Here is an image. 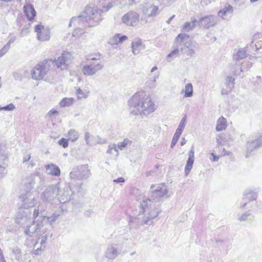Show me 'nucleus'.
Masks as SVG:
<instances>
[{
    "label": "nucleus",
    "mask_w": 262,
    "mask_h": 262,
    "mask_svg": "<svg viewBox=\"0 0 262 262\" xmlns=\"http://www.w3.org/2000/svg\"><path fill=\"white\" fill-rule=\"evenodd\" d=\"M129 110L134 115H148L154 112L156 106L150 97L144 92L136 93L128 100Z\"/></svg>",
    "instance_id": "1"
},
{
    "label": "nucleus",
    "mask_w": 262,
    "mask_h": 262,
    "mask_svg": "<svg viewBox=\"0 0 262 262\" xmlns=\"http://www.w3.org/2000/svg\"><path fill=\"white\" fill-rule=\"evenodd\" d=\"M189 38V35L180 33L176 37V40L179 42V47H180L181 54L192 57L195 56L194 49L196 48L197 43L191 40H187Z\"/></svg>",
    "instance_id": "2"
},
{
    "label": "nucleus",
    "mask_w": 262,
    "mask_h": 262,
    "mask_svg": "<svg viewBox=\"0 0 262 262\" xmlns=\"http://www.w3.org/2000/svg\"><path fill=\"white\" fill-rule=\"evenodd\" d=\"M112 7V3L108 4L106 7H103L102 10H98L89 6L86 7L83 13L85 15V22H88V27H94L98 25L102 19L101 12L107 11Z\"/></svg>",
    "instance_id": "3"
},
{
    "label": "nucleus",
    "mask_w": 262,
    "mask_h": 262,
    "mask_svg": "<svg viewBox=\"0 0 262 262\" xmlns=\"http://www.w3.org/2000/svg\"><path fill=\"white\" fill-rule=\"evenodd\" d=\"M103 66L100 59L93 57L87 60L86 64L82 68V72L85 76H92L102 70Z\"/></svg>",
    "instance_id": "4"
},
{
    "label": "nucleus",
    "mask_w": 262,
    "mask_h": 262,
    "mask_svg": "<svg viewBox=\"0 0 262 262\" xmlns=\"http://www.w3.org/2000/svg\"><path fill=\"white\" fill-rule=\"evenodd\" d=\"M51 62L52 61L45 59L37 64L31 72L32 78L35 80L42 79L50 69Z\"/></svg>",
    "instance_id": "5"
},
{
    "label": "nucleus",
    "mask_w": 262,
    "mask_h": 262,
    "mask_svg": "<svg viewBox=\"0 0 262 262\" xmlns=\"http://www.w3.org/2000/svg\"><path fill=\"white\" fill-rule=\"evenodd\" d=\"M88 164L80 165L74 168L70 173L71 179L77 180L87 179L91 176Z\"/></svg>",
    "instance_id": "6"
},
{
    "label": "nucleus",
    "mask_w": 262,
    "mask_h": 262,
    "mask_svg": "<svg viewBox=\"0 0 262 262\" xmlns=\"http://www.w3.org/2000/svg\"><path fill=\"white\" fill-rule=\"evenodd\" d=\"M150 202V199L144 200L140 205L141 211L145 213L143 217L144 223L147 225H150L152 222V220L156 217L159 214V211L157 210H151L149 211L148 204Z\"/></svg>",
    "instance_id": "7"
},
{
    "label": "nucleus",
    "mask_w": 262,
    "mask_h": 262,
    "mask_svg": "<svg viewBox=\"0 0 262 262\" xmlns=\"http://www.w3.org/2000/svg\"><path fill=\"white\" fill-rule=\"evenodd\" d=\"M72 59V54L67 51H64L57 59H48V61H52L51 65H55L57 68L61 70L66 69L68 66Z\"/></svg>",
    "instance_id": "8"
},
{
    "label": "nucleus",
    "mask_w": 262,
    "mask_h": 262,
    "mask_svg": "<svg viewBox=\"0 0 262 262\" xmlns=\"http://www.w3.org/2000/svg\"><path fill=\"white\" fill-rule=\"evenodd\" d=\"M31 214V211L28 209H20L16 214L15 223L25 228L32 222Z\"/></svg>",
    "instance_id": "9"
},
{
    "label": "nucleus",
    "mask_w": 262,
    "mask_h": 262,
    "mask_svg": "<svg viewBox=\"0 0 262 262\" xmlns=\"http://www.w3.org/2000/svg\"><path fill=\"white\" fill-rule=\"evenodd\" d=\"M59 184L50 185L41 194V198L44 202H50L59 195Z\"/></svg>",
    "instance_id": "10"
},
{
    "label": "nucleus",
    "mask_w": 262,
    "mask_h": 262,
    "mask_svg": "<svg viewBox=\"0 0 262 262\" xmlns=\"http://www.w3.org/2000/svg\"><path fill=\"white\" fill-rule=\"evenodd\" d=\"M44 223L42 221L37 220L36 221H32L31 224L28 225L25 228L24 234L25 235L29 236L32 237L34 234L38 235H41V229L43 227Z\"/></svg>",
    "instance_id": "11"
},
{
    "label": "nucleus",
    "mask_w": 262,
    "mask_h": 262,
    "mask_svg": "<svg viewBox=\"0 0 262 262\" xmlns=\"http://www.w3.org/2000/svg\"><path fill=\"white\" fill-rule=\"evenodd\" d=\"M121 252V245L119 244H113L107 247L105 252V256L110 260H113L120 255Z\"/></svg>",
    "instance_id": "12"
},
{
    "label": "nucleus",
    "mask_w": 262,
    "mask_h": 262,
    "mask_svg": "<svg viewBox=\"0 0 262 262\" xmlns=\"http://www.w3.org/2000/svg\"><path fill=\"white\" fill-rule=\"evenodd\" d=\"M246 145L247 154L246 157L248 158L250 153L262 146V135L257 137L254 139L248 141Z\"/></svg>",
    "instance_id": "13"
},
{
    "label": "nucleus",
    "mask_w": 262,
    "mask_h": 262,
    "mask_svg": "<svg viewBox=\"0 0 262 262\" xmlns=\"http://www.w3.org/2000/svg\"><path fill=\"white\" fill-rule=\"evenodd\" d=\"M198 22L199 26L203 27L206 29H209L216 25L217 21V17L215 16L210 15L201 17Z\"/></svg>",
    "instance_id": "14"
},
{
    "label": "nucleus",
    "mask_w": 262,
    "mask_h": 262,
    "mask_svg": "<svg viewBox=\"0 0 262 262\" xmlns=\"http://www.w3.org/2000/svg\"><path fill=\"white\" fill-rule=\"evenodd\" d=\"M122 19L127 25L134 26L139 21V15L137 12L132 11L125 14Z\"/></svg>",
    "instance_id": "15"
},
{
    "label": "nucleus",
    "mask_w": 262,
    "mask_h": 262,
    "mask_svg": "<svg viewBox=\"0 0 262 262\" xmlns=\"http://www.w3.org/2000/svg\"><path fill=\"white\" fill-rule=\"evenodd\" d=\"M146 46L142 40L139 38H135L131 43V49L134 55H138L141 51L145 50Z\"/></svg>",
    "instance_id": "16"
},
{
    "label": "nucleus",
    "mask_w": 262,
    "mask_h": 262,
    "mask_svg": "<svg viewBox=\"0 0 262 262\" xmlns=\"http://www.w3.org/2000/svg\"><path fill=\"white\" fill-rule=\"evenodd\" d=\"M19 199L23 203L22 207L24 208L23 209H27L29 207H32L37 203L36 199L28 192L21 194Z\"/></svg>",
    "instance_id": "17"
},
{
    "label": "nucleus",
    "mask_w": 262,
    "mask_h": 262,
    "mask_svg": "<svg viewBox=\"0 0 262 262\" xmlns=\"http://www.w3.org/2000/svg\"><path fill=\"white\" fill-rule=\"evenodd\" d=\"M194 161V146H192L189 152V157L187 161L185 167V174L186 176H188L189 173L191 169L192 168V166Z\"/></svg>",
    "instance_id": "18"
},
{
    "label": "nucleus",
    "mask_w": 262,
    "mask_h": 262,
    "mask_svg": "<svg viewBox=\"0 0 262 262\" xmlns=\"http://www.w3.org/2000/svg\"><path fill=\"white\" fill-rule=\"evenodd\" d=\"M49 235H50V236H52V234L50 233V231L47 230L46 228L42 229L41 232V235H38L39 237L38 241L36 242L35 244L34 247H35L36 245L38 243H39L41 247L45 248L47 243V240Z\"/></svg>",
    "instance_id": "19"
},
{
    "label": "nucleus",
    "mask_w": 262,
    "mask_h": 262,
    "mask_svg": "<svg viewBox=\"0 0 262 262\" xmlns=\"http://www.w3.org/2000/svg\"><path fill=\"white\" fill-rule=\"evenodd\" d=\"M159 8L153 5H150L142 8V12L147 16H155L157 15Z\"/></svg>",
    "instance_id": "20"
},
{
    "label": "nucleus",
    "mask_w": 262,
    "mask_h": 262,
    "mask_svg": "<svg viewBox=\"0 0 262 262\" xmlns=\"http://www.w3.org/2000/svg\"><path fill=\"white\" fill-rule=\"evenodd\" d=\"M72 23L74 24H77L79 26H83L85 27H88V22H85V15L84 13L80 16L77 17H73L70 21L69 26L71 27Z\"/></svg>",
    "instance_id": "21"
},
{
    "label": "nucleus",
    "mask_w": 262,
    "mask_h": 262,
    "mask_svg": "<svg viewBox=\"0 0 262 262\" xmlns=\"http://www.w3.org/2000/svg\"><path fill=\"white\" fill-rule=\"evenodd\" d=\"M45 211L44 207L41 205H39L37 208H35L33 211V219H35L37 217H39L37 220L42 221L44 223V221L46 220V216L43 214Z\"/></svg>",
    "instance_id": "22"
},
{
    "label": "nucleus",
    "mask_w": 262,
    "mask_h": 262,
    "mask_svg": "<svg viewBox=\"0 0 262 262\" xmlns=\"http://www.w3.org/2000/svg\"><path fill=\"white\" fill-rule=\"evenodd\" d=\"M46 171L48 174L59 176L60 174V170L58 166L54 164H48L45 166Z\"/></svg>",
    "instance_id": "23"
},
{
    "label": "nucleus",
    "mask_w": 262,
    "mask_h": 262,
    "mask_svg": "<svg viewBox=\"0 0 262 262\" xmlns=\"http://www.w3.org/2000/svg\"><path fill=\"white\" fill-rule=\"evenodd\" d=\"M243 200H247L249 202L255 200L257 196V192L250 189H246L243 193Z\"/></svg>",
    "instance_id": "24"
},
{
    "label": "nucleus",
    "mask_w": 262,
    "mask_h": 262,
    "mask_svg": "<svg viewBox=\"0 0 262 262\" xmlns=\"http://www.w3.org/2000/svg\"><path fill=\"white\" fill-rule=\"evenodd\" d=\"M24 13L29 20H31L36 15V11L31 5H27L24 7Z\"/></svg>",
    "instance_id": "25"
},
{
    "label": "nucleus",
    "mask_w": 262,
    "mask_h": 262,
    "mask_svg": "<svg viewBox=\"0 0 262 262\" xmlns=\"http://www.w3.org/2000/svg\"><path fill=\"white\" fill-rule=\"evenodd\" d=\"M71 194L72 191L71 189L69 188H66L64 189L63 192L60 198H59V201L61 203H64L68 202L71 200Z\"/></svg>",
    "instance_id": "26"
},
{
    "label": "nucleus",
    "mask_w": 262,
    "mask_h": 262,
    "mask_svg": "<svg viewBox=\"0 0 262 262\" xmlns=\"http://www.w3.org/2000/svg\"><path fill=\"white\" fill-rule=\"evenodd\" d=\"M179 42L174 40V45L173 46V49L172 51L167 55V57L176 58L178 57L180 53V47H179Z\"/></svg>",
    "instance_id": "27"
},
{
    "label": "nucleus",
    "mask_w": 262,
    "mask_h": 262,
    "mask_svg": "<svg viewBox=\"0 0 262 262\" xmlns=\"http://www.w3.org/2000/svg\"><path fill=\"white\" fill-rule=\"evenodd\" d=\"M197 24H198V22L195 19L192 20L191 21L186 22L182 27V31L189 32L196 27Z\"/></svg>",
    "instance_id": "28"
},
{
    "label": "nucleus",
    "mask_w": 262,
    "mask_h": 262,
    "mask_svg": "<svg viewBox=\"0 0 262 262\" xmlns=\"http://www.w3.org/2000/svg\"><path fill=\"white\" fill-rule=\"evenodd\" d=\"M168 190L165 187L158 186L156 190L152 191V197H161L167 193Z\"/></svg>",
    "instance_id": "29"
},
{
    "label": "nucleus",
    "mask_w": 262,
    "mask_h": 262,
    "mask_svg": "<svg viewBox=\"0 0 262 262\" xmlns=\"http://www.w3.org/2000/svg\"><path fill=\"white\" fill-rule=\"evenodd\" d=\"M247 56L246 51L244 49H239L236 52L233 54V59L236 61L242 60Z\"/></svg>",
    "instance_id": "30"
},
{
    "label": "nucleus",
    "mask_w": 262,
    "mask_h": 262,
    "mask_svg": "<svg viewBox=\"0 0 262 262\" xmlns=\"http://www.w3.org/2000/svg\"><path fill=\"white\" fill-rule=\"evenodd\" d=\"M37 39L41 41L48 40L50 38V31L48 29H43L42 32L37 34Z\"/></svg>",
    "instance_id": "31"
},
{
    "label": "nucleus",
    "mask_w": 262,
    "mask_h": 262,
    "mask_svg": "<svg viewBox=\"0 0 262 262\" xmlns=\"http://www.w3.org/2000/svg\"><path fill=\"white\" fill-rule=\"evenodd\" d=\"M226 127V120L223 117H221L217 120L216 130L217 132L222 131Z\"/></svg>",
    "instance_id": "32"
},
{
    "label": "nucleus",
    "mask_w": 262,
    "mask_h": 262,
    "mask_svg": "<svg viewBox=\"0 0 262 262\" xmlns=\"http://www.w3.org/2000/svg\"><path fill=\"white\" fill-rule=\"evenodd\" d=\"M67 137L68 140L72 142H75L78 140L79 137L78 132L74 129H71L69 130Z\"/></svg>",
    "instance_id": "33"
},
{
    "label": "nucleus",
    "mask_w": 262,
    "mask_h": 262,
    "mask_svg": "<svg viewBox=\"0 0 262 262\" xmlns=\"http://www.w3.org/2000/svg\"><path fill=\"white\" fill-rule=\"evenodd\" d=\"M233 12V7L231 5H228L227 7H225L223 9L221 10L218 12L219 16L223 18L224 16L227 14H231Z\"/></svg>",
    "instance_id": "34"
},
{
    "label": "nucleus",
    "mask_w": 262,
    "mask_h": 262,
    "mask_svg": "<svg viewBox=\"0 0 262 262\" xmlns=\"http://www.w3.org/2000/svg\"><path fill=\"white\" fill-rule=\"evenodd\" d=\"M107 153L114 155L116 158L119 156V150L115 144H111L108 146Z\"/></svg>",
    "instance_id": "35"
},
{
    "label": "nucleus",
    "mask_w": 262,
    "mask_h": 262,
    "mask_svg": "<svg viewBox=\"0 0 262 262\" xmlns=\"http://www.w3.org/2000/svg\"><path fill=\"white\" fill-rule=\"evenodd\" d=\"M185 92V97H190L193 95V87L191 83H187L185 85V90H182L181 93Z\"/></svg>",
    "instance_id": "36"
},
{
    "label": "nucleus",
    "mask_w": 262,
    "mask_h": 262,
    "mask_svg": "<svg viewBox=\"0 0 262 262\" xmlns=\"http://www.w3.org/2000/svg\"><path fill=\"white\" fill-rule=\"evenodd\" d=\"M12 252L17 261H20L22 260V252L19 248L16 247L12 248Z\"/></svg>",
    "instance_id": "37"
},
{
    "label": "nucleus",
    "mask_w": 262,
    "mask_h": 262,
    "mask_svg": "<svg viewBox=\"0 0 262 262\" xmlns=\"http://www.w3.org/2000/svg\"><path fill=\"white\" fill-rule=\"evenodd\" d=\"M74 102V99L73 98H64L60 102V106L66 107L71 105Z\"/></svg>",
    "instance_id": "38"
},
{
    "label": "nucleus",
    "mask_w": 262,
    "mask_h": 262,
    "mask_svg": "<svg viewBox=\"0 0 262 262\" xmlns=\"http://www.w3.org/2000/svg\"><path fill=\"white\" fill-rule=\"evenodd\" d=\"M95 138V137L91 136L89 132L85 133V140L87 145H93L96 144Z\"/></svg>",
    "instance_id": "39"
},
{
    "label": "nucleus",
    "mask_w": 262,
    "mask_h": 262,
    "mask_svg": "<svg viewBox=\"0 0 262 262\" xmlns=\"http://www.w3.org/2000/svg\"><path fill=\"white\" fill-rule=\"evenodd\" d=\"M131 144L132 141L126 138L124 139L123 141L119 142L117 144V146L118 148L122 150L124 148H125L127 146L130 145Z\"/></svg>",
    "instance_id": "40"
},
{
    "label": "nucleus",
    "mask_w": 262,
    "mask_h": 262,
    "mask_svg": "<svg viewBox=\"0 0 262 262\" xmlns=\"http://www.w3.org/2000/svg\"><path fill=\"white\" fill-rule=\"evenodd\" d=\"M89 92L83 91L80 88L78 89L76 91V95L78 99L87 98L89 96Z\"/></svg>",
    "instance_id": "41"
},
{
    "label": "nucleus",
    "mask_w": 262,
    "mask_h": 262,
    "mask_svg": "<svg viewBox=\"0 0 262 262\" xmlns=\"http://www.w3.org/2000/svg\"><path fill=\"white\" fill-rule=\"evenodd\" d=\"M187 119L186 116H184L181 119L180 123L177 129V131L182 133L183 129H184L185 125L186 124Z\"/></svg>",
    "instance_id": "42"
},
{
    "label": "nucleus",
    "mask_w": 262,
    "mask_h": 262,
    "mask_svg": "<svg viewBox=\"0 0 262 262\" xmlns=\"http://www.w3.org/2000/svg\"><path fill=\"white\" fill-rule=\"evenodd\" d=\"M181 134V133L176 130L172 139V141L170 145L171 148H173L175 146Z\"/></svg>",
    "instance_id": "43"
},
{
    "label": "nucleus",
    "mask_w": 262,
    "mask_h": 262,
    "mask_svg": "<svg viewBox=\"0 0 262 262\" xmlns=\"http://www.w3.org/2000/svg\"><path fill=\"white\" fill-rule=\"evenodd\" d=\"M27 187L29 189H32L33 188L35 184V176L34 175H31L29 178L27 179Z\"/></svg>",
    "instance_id": "44"
},
{
    "label": "nucleus",
    "mask_w": 262,
    "mask_h": 262,
    "mask_svg": "<svg viewBox=\"0 0 262 262\" xmlns=\"http://www.w3.org/2000/svg\"><path fill=\"white\" fill-rule=\"evenodd\" d=\"M251 215L249 211L243 213L238 217V220L239 221H246L248 219V217Z\"/></svg>",
    "instance_id": "45"
},
{
    "label": "nucleus",
    "mask_w": 262,
    "mask_h": 262,
    "mask_svg": "<svg viewBox=\"0 0 262 262\" xmlns=\"http://www.w3.org/2000/svg\"><path fill=\"white\" fill-rule=\"evenodd\" d=\"M15 108V107L14 105L12 103H10L9 104L3 106V107H0V111H13Z\"/></svg>",
    "instance_id": "46"
},
{
    "label": "nucleus",
    "mask_w": 262,
    "mask_h": 262,
    "mask_svg": "<svg viewBox=\"0 0 262 262\" xmlns=\"http://www.w3.org/2000/svg\"><path fill=\"white\" fill-rule=\"evenodd\" d=\"M68 140V139H67L62 138L58 141V144L63 148H66L69 145Z\"/></svg>",
    "instance_id": "47"
},
{
    "label": "nucleus",
    "mask_w": 262,
    "mask_h": 262,
    "mask_svg": "<svg viewBox=\"0 0 262 262\" xmlns=\"http://www.w3.org/2000/svg\"><path fill=\"white\" fill-rule=\"evenodd\" d=\"M110 43L112 45H118L119 44L118 42V33L115 34L112 38L110 40Z\"/></svg>",
    "instance_id": "48"
},
{
    "label": "nucleus",
    "mask_w": 262,
    "mask_h": 262,
    "mask_svg": "<svg viewBox=\"0 0 262 262\" xmlns=\"http://www.w3.org/2000/svg\"><path fill=\"white\" fill-rule=\"evenodd\" d=\"M58 115V112L54 109L50 110L47 116L52 118L53 117H55Z\"/></svg>",
    "instance_id": "49"
},
{
    "label": "nucleus",
    "mask_w": 262,
    "mask_h": 262,
    "mask_svg": "<svg viewBox=\"0 0 262 262\" xmlns=\"http://www.w3.org/2000/svg\"><path fill=\"white\" fill-rule=\"evenodd\" d=\"M7 173V170L5 166L0 165V178H4Z\"/></svg>",
    "instance_id": "50"
},
{
    "label": "nucleus",
    "mask_w": 262,
    "mask_h": 262,
    "mask_svg": "<svg viewBox=\"0 0 262 262\" xmlns=\"http://www.w3.org/2000/svg\"><path fill=\"white\" fill-rule=\"evenodd\" d=\"M57 220L56 218L54 217L52 215L50 217H47L46 216V220L44 221V222L48 221L50 223V225H52Z\"/></svg>",
    "instance_id": "51"
},
{
    "label": "nucleus",
    "mask_w": 262,
    "mask_h": 262,
    "mask_svg": "<svg viewBox=\"0 0 262 262\" xmlns=\"http://www.w3.org/2000/svg\"><path fill=\"white\" fill-rule=\"evenodd\" d=\"M57 220L56 218L54 217L52 215L50 217H47L46 216V220L44 221V222L48 221L50 223V225H52Z\"/></svg>",
    "instance_id": "52"
},
{
    "label": "nucleus",
    "mask_w": 262,
    "mask_h": 262,
    "mask_svg": "<svg viewBox=\"0 0 262 262\" xmlns=\"http://www.w3.org/2000/svg\"><path fill=\"white\" fill-rule=\"evenodd\" d=\"M16 39V37L15 36H14V37H12V38H11L8 42L7 43V44L6 45H5L4 47H7V50H9L10 48V45L12 43L14 42V41Z\"/></svg>",
    "instance_id": "53"
},
{
    "label": "nucleus",
    "mask_w": 262,
    "mask_h": 262,
    "mask_svg": "<svg viewBox=\"0 0 262 262\" xmlns=\"http://www.w3.org/2000/svg\"><path fill=\"white\" fill-rule=\"evenodd\" d=\"M118 42L119 44L122 43L124 41L127 39L128 37L126 35H121L120 34L118 33Z\"/></svg>",
    "instance_id": "54"
},
{
    "label": "nucleus",
    "mask_w": 262,
    "mask_h": 262,
    "mask_svg": "<svg viewBox=\"0 0 262 262\" xmlns=\"http://www.w3.org/2000/svg\"><path fill=\"white\" fill-rule=\"evenodd\" d=\"M43 29H45L43 26L40 24L37 25L35 27V31L37 33V34H38L42 32Z\"/></svg>",
    "instance_id": "55"
},
{
    "label": "nucleus",
    "mask_w": 262,
    "mask_h": 262,
    "mask_svg": "<svg viewBox=\"0 0 262 262\" xmlns=\"http://www.w3.org/2000/svg\"><path fill=\"white\" fill-rule=\"evenodd\" d=\"M120 3L123 5H132L135 3V0H123L122 1H120Z\"/></svg>",
    "instance_id": "56"
},
{
    "label": "nucleus",
    "mask_w": 262,
    "mask_h": 262,
    "mask_svg": "<svg viewBox=\"0 0 262 262\" xmlns=\"http://www.w3.org/2000/svg\"><path fill=\"white\" fill-rule=\"evenodd\" d=\"M234 78L231 76H228L226 78V84L229 85L230 83H234Z\"/></svg>",
    "instance_id": "57"
},
{
    "label": "nucleus",
    "mask_w": 262,
    "mask_h": 262,
    "mask_svg": "<svg viewBox=\"0 0 262 262\" xmlns=\"http://www.w3.org/2000/svg\"><path fill=\"white\" fill-rule=\"evenodd\" d=\"M62 210H57V211H55L53 214H52V215L56 218L57 219V218L62 214Z\"/></svg>",
    "instance_id": "58"
},
{
    "label": "nucleus",
    "mask_w": 262,
    "mask_h": 262,
    "mask_svg": "<svg viewBox=\"0 0 262 262\" xmlns=\"http://www.w3.org/2000/svg\"><path fill=\"white\" fill-rule=\"evenodd\" d=\"M45 248H43V247H40L39 248H38L37 249L35 250L34 251V254L36 255H38L41 254L42 250L44 249Z\"/></svg>",
    "instance_id": "59"
},
{
    "label": "nucleus",
    "mask_w": 262,
    "mask_h": 262,
    "mask_svg": "<svg viewBox=\"0 0 262 262\" xmlns=\"http://www.w3.org/2000/svg\"><path fill=\"white\" fill-rule=\"evenodd\" d=\"M7 47H3L2 49L0 50V58L4 56L8 50H7Z\"/></svg>",
    "instance_id": "60"
},
{
    "label": "nucleus",
    "mask_w": 262,
    "mask_h": 262,
    "mask_svg": "<svg viewBox=\"0 0 262 262\" xmlns=\"http://www.w3.org/2000/svg\"><path fill=\"white\" fill-rule=\"evenodd\" d=\"M31 158V155L30 154H26L24 156L23 162L28 161Z\"/></svg>",
    "instance_id": "61"
},
{
    "label": "nucleus",
    "mask_w": 262,
    "mask_h": 262,
    "mask_svg": "<svg viewBox=\"0 0 262 262\" xmlns=\"http://www.w3.org/2000/svg\"><path fill=\"white\" fill-rule=\"evenodd\" d=\"M95 141L96 142V144H103L104 143V142L102 141V139L99 136L95 137Z\"/></svg>",
    "instance_id": "62"
},
{
    "label": "nucleus",
    "mask_w": 262,
    "mask_h": 262,
    "mask_svg": "<svg viewBox=\"0 0 262 262\" xmlns=\"http://www.w3.org/2000/svg\"><path fill=\"white\" fill-rule=\"evenodd\" d=\"M5 259L4 256L3 252L0 248V262H5Z\"/></svg>",
    "instance_id": "63"
},
{
    "label": "nucleus",
    "mask_w": 262,
    "mask_h": 262,
    "mask_svg": "<svg viewBox=\"0 0 262 262\" xmlns=\"http://www.w3.org/2000/svg\"><path fill=\"white\" fill-rule=\"evenodd\" d=\"M247 200H243V199L242 200V201L240 203V208H243L246 206V205L247 204Z\"/></svg>",
    "instance_id": "64"
}]
</instances>
